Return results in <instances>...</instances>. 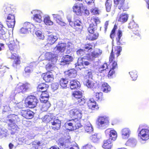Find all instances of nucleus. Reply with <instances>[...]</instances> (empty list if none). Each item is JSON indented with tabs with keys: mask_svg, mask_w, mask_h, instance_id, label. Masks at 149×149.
Returning <instances> with one entry per match:
<instances>
[{
	"mask_svg": "<svg viewBox=\"0 0 149 149\" xmlns=\"http://www.w3.org/2000/svg\"><path fill=\"white\" fill-rule=\"evenodd\" d=\"M6 44L9 49L7 52V56L9 58L15 59L13 65L14 67H16L17 65L20 63L19 57L15 53L19 48V42L16 40L14 41L13 38H11L10 41Z\"/></svg>",
	"mask_w": 149,
	"mask_h": 149,
	"instance_id": "1",
	"label": "nucleus"
},
{
	"mask_svg": "<svg viewBox=\"0 0 149 149\" xmlns=\"http://www.w3.org/2000/svg\"><path fill=\"white\" fill-rule=\"evenodd\" d=\"M102 53L101 50L99 49H97L92 52L91 54L88 55L86 56H84L83 58H79L77 61V62L76 65L77 67L78 66V68L80 69L81 68H85L86 66L89 65L91 63L88 61L93 60L94 58L98 57L101 55Z\"/></svg>",
	"mask_w": 149,
	"mask_h": 149,
	"instance_id": "2",
	"label": "nucleus"
},
{
	"mask_svg": "<svg viewBox=\"0 0 149 149\" xmlns=\"http://www.w3.org/2000/svg\"><path fill=\"white\" fill-rule=\"evenodd\" d=\"M15 9L13 6L10 4H6L3 6L2 13L3 15H8L6 22L8 26L14 28L15 24V16L13 14Z\"/></svg>",
	"mask_w": 149,
	"mask_h": 149,
	"instance_id": "3",
	"label": "nucleus"
},
{
	"mask_svg": "<svg viewBox=\"0 0 149 149\" xmlns=\"http://www.w3.org/2000/svg\"><path fill=\"white\" fill-rule=\"evenodd\" d=\"M137 132L138 138L141 143H145L149 139V127L141 124L139 125Z\"/></svg>",
	"mask_w": 149,
	"mask_h": 149,
	"instance_id": "4",
	"label": "nucleus"
},
{
	"mask_svg": "<svg viewBox=\"0 0 149 149\" xmlns=\"http://www.w3.org/2000/svg\"><path fill=\"white\" fill-rule=\"evenodd\" d=\"M97 127L103 129L107 127L109 124V119L106 116H101L98 117L96 121Z\"/></svg>",
	"mask_w": 149,
	"mask_h": 149,
	"instance_id": "5",
	"label": "nucleus"
},
{
	"mask_svg": "<svg viewBox=\"0 0 149 149\" xmlns=\"http://www.w3.org/2000/svg\"><path fill=\"white\" fill-rule=\"evenodd\" d=\"M73 46V45L70 42H68L67 43L61 42H59L56 47L54 48V50L55 51L56 53H58L60 52H62L65 51L66 48L67 49L69 48L68 49L69 50H72Z\"/></svg>",
	"mask_w": 149,
	"mask_h": 149,
	"instance_id": "6",
	"label": "nucleus"
},
{
	"mask_svg": "<svg viewBox=\"0 0 149 149\" xmlns=\"http://www.w3.org/2000/svg\"><path fill=\"white\" fill-rule=\"evenodd\" d=\"M72 95L74 97V102L76 104H79V105H83L85 104V100L84 98H81L82 97L81 91H75L72 93Z\"/></svg>",
	"mask_w": 149,
	"mask_h": 149,
	"instance_id": "7",
	"label": "nucleus"
},
{
	"mask_svg": "<svg viewBox=\"0 0 149 149\" xmlns=\"http://www.w3.org/2000/svg\"><path fill=\"white\" fill-rule=\"evenodd\" d=\"M30 86V85L28 83L24 84L19 82L16 87L15 93L16 94L20 93H24L28 90Z\"/></svg>",
	"mask_w": 149,
	"mask_h": 149,
	"instance_id": "8",
	"label": "nucleus"
},
{
	"mask_svg": "<svg viewBox=\"0 0 149 149\" xmlns=\"http://www.w3.org/2000/svg\"><path fill=\"white\" fill-rule=\"evenodd\" d=\"M113 49L112 50V52L111 53L109 57V61L111 65H112L111 69L109 72L108 77L111 76L115 74V72L116 71L118 68V65L116 62L114 61L113 63L112 62L114 59V54H113Z\"/></svg>",
	"mask_w": 149,
	"mask_h": 149,
	"instance_id": "9",
	"label": "nucleus"
},
{
	"mask_svg": "<svg viewBox=\"0 0 149 149\" xmlns=\"http://www.w3.org/2000/svg\"><path fill=\"white\" fill-rule=\"evenodd\" d=\"M34 25L28 22H25L24 24V27L22 28L20 30V32L23 34H25L29 31L31 32L35 29Z\"/></svg>",
	"mask_w": 149,
	"mask_h": 149,
	"instance_id": "10",
	"label": "nucleus"
},
{
	"mask_svg": "<svg viewBox=\"0 0 149 149\" xmlns=\"http://www.w3.org/2000/svg\"><path fill=\"white\" fill-rule=\"evenodd\" d=\"M38 100L36 97L30 95L28 96L25 100V103L27 104L29 107L33 108L36 107Z\"/></svg>",
	"mask_w": 149,
	"mask_h": 149,
	"instance_id": "11",
	"label": "nucleus"
},
{
	"mask_svg": "<svg viewBox=\"0 0 149 149\" xmlns=\"http://www.w3.org/2000/svg\"><path fill=\"white\" fill-rule=\"evenodd\" d=\"M11 38H10L9 34L6 28H3L2 31L0 32V39L4 40L6 44L9 42Z\"/></svg>",
	"mask_w": 149,
	"mask_h": 149,
	"instance_id": "12",
	"label": "nucleus"
},
{
	"mask_svg": "<svg viewBox=\"0 0 149 149\" xmlns=\"http://www.w3.org/2000/svg\"><path fill=\"white\" fill-rule=\"evenodd\" d=\"M11 38H10L9 34L6 28H3L2 31L0 32V39L4 40L6 44L9 42Z\"/></svg>",
	"mask_w": 149,
	"mask_h": 149,
	"instance_id": "13",
	"label": "nucleus"
},
{
	"mask_svg": "<svg viewBox=\"0 0 149 149\" xmlns=\"http://www.w3.org/2000/svg\"><path fill=\"white\" fill-rule=\"evenodd\" d=\"M31 13L33 15V19L34 21L39 23L42 22V17L41 15L42 12L41 11L35 10L31 11Z\"/></svg>",
	"mask_w": 149,
	"mask_h": 149,
	"instance_id": "14",
	"label": "nucleus"
},
{
	"mask_svg": "<svg viewBox=\"0 0 149 149\" xmlns=\"http://www.w3.org/2000/svg\"><path fill=\"white\" fill-rule=\"evenodd\" d=\"M84 7L82 3H77L74 5L73 7L74 12L78 15H81L83 13Z\"/></svg>",
	"mask_w": 149,
	"mask_h": 149,
	"instance_id": "15",
	"label": "nucleus"
},
{
	"mask_svg": "<svg viewBox=\"0 0 149 149\" xmlns=\"http://www.w3.org/2000/svg\"><path fill=\"white\" fill-rule=\"evenodd\" d=\"M106 136H109V139L115 141L117 137V134L116 131L110 129H108L105 131Z\"/></svg>",
	"mask_w": 149,
	"mask_h": 149,
	"instance_id": "16",
	"label": "nucleus"
},
{
	"mask_svg": "<svg viewBox=\"0 0 149 149\" xmlns=\"http://www.w3.org/2000/svg\"><path fill=\"white\" fill-rule=\"evenodd\" d=\"M55 53L54 54H53L52 53L50 52H47L44 55L45 56V59L50 61L52 62L56 63L57 60V58L56 56V54L55 51L54 50Z\"/></svg>",
	"mask_w": 149,
	"mask_h": 149,
	"instance_id": "17",
	"label": "nucleus"
},
{
	"mask_svg": "<svg viewBox=\"0 0 149 149\" xmlns=\"http://www.w3.org/2000/svg\"><path fill=\"white\" fill-rule=\"evenodd\" d=\"M70 113L72 116H73L75 118L80 119L82 117V113L81 110L78 108L74 109L71 110Z\"/></svg>",
	"mask_w": 149,
	"mask_h": 149,
	"instance_id": "18",
	"label": "nucleus"
},
{
	"mask_svg": "<svg viewBox=\"0 0 149 149\" xmlns=\"http://www.w3.org/2000/svg\"><path fill=\"white\" fill-rule=\"evenodd\" d=\"M8 128L11 130V134H14L15 133L17 132L18 131L19 128L17 125L15 123H13V120L11 119L8 120Z\"/></svg>",
	"mask_w": 149,
	"mask_h": 149,
	"instance_id": "19",
	"label": "nucleus"
},
{
	"mask_svg": "<svg viewBox=\"0 0 149 149\" xmlns=\"http://www.w3.org/2000/svg\"><path fill=\"white\" fill-rule=\"evenodd\" d=\"M52 127L54 130H58L61 127V121L57 118H55L51 122Z\"/></svg>",
	"mask_w": 149,
	"mask_h": 149,
	"instance_id": "20",
	"label": "nucleus"
},
{
	"mask_svg": "<svg viewBox=\"0 0 149 149\" xmlns=\"http://www.w3.org/2000/svg\"><path fill=\"white\" fill-rule=\"evenodd\" d=\"M131 131L130 129L128 128L122 129L121 132V136L122 139H127L130 136Z\"/></svg>",
	"mask_w": 149,
	"mask_h": 149,
	"instance_id": "21",
	"label": "nucleus"
},
{
	"mask_svg": "<svg viewBox=\"0 0 149 149\" xmlns=\"http://www.w3.org/2000/svg\"><path fill=\"white\" fill-rule=\"evenodd\" d=\"M125 1H114L115 6H118V8L120 9L122 8L123 10H125L126 8H127V3H124Z\"/></svg>",
	"mask_w": 149,
	"mask_h": 149,
	"instance_id": "22",
	"label": "nucleus"
},
{
	"mask_svg": "<svg viewBox=\"0 0 149 149\" xmlns=\"http://www.w3.org/2000/svg\"><path fill=\"white\" fill-rule=\"evenodd\" d=\"M52 72L43 74L42 76L43 80L47 82H49L52 81L54 79V74H55L53 73V74H51Z\"/></svg>",
	"mask_w": 149,
	"mask_h": 149,
	"instance_id": "23",
	"label": "nucleus"
},
{
	"mask_svg": "<svg viewBox=\"0 0 149 149\" xmlns=\"http://www.w3.org/2000/svg\"><path fill=\"white\" fill-rule=\"evenodd\" d=\"M52 62V63H48L46 65V68L48 71H52L56 74H57V73H58V68L55 66L54 64L56 63Z\"/></svg>",
	"mask_w": 149,
	"mask_h": 149,
	"instance_id": "24",
	"label": "nucleus"
},
{
	"mask_svg": "<svg viewBox=\"0 0 149 149\" xmlns=\"http://www.w3.org/2000/svg\"><path fill=\"white\" fill-rule=\"evenodd\" d=\"M71 143L70 142H67L64 144V143H60V145L65 147V149H79L78 145L75 142H73L69 146V147L67 146L70 145Z\"/></svg>",
	"mask_w": 149,
	"mask_h": 149,
	"instance_id": "25",
	"label": "nucleus"
},
{
	"mask_svg": "<svg viewBox=\"0 0 149 149\" xmlns=\"http://www.w3.org/2000/svg\"><path fill=\"white\" fill-rule=\"evenodd\" d=\"M54 19L57 23L62 26H65L66 24L63 21L60 15L58 14H52Z\"/></svg>",
	"mask_w": 149,
	"mask_h": 149,
	"instance_id": "26",
	"label": "nucleus"
},
{
	"mask_svg": "<svg viewBox=\"0 0 149 149\" xmlns=\"http://www.w3.org/2000/svg\"><path fill=\"white\" fill-rule=\"evenodd\" d=\"M129 28L133 29V33L136 35L138 36H140L139 32L138 30V27L137 25L134 22H131L129 24Z\"/></svg>",
	"mask_w": 149,
	"mask_h": 149,
	"instance_id": "27",
	"label": "nucleus"
},
{
	"mask_svg": "<svg viewBox=\"0 0 149 149\" xmlns=\"http://www.w3.org/2000/svg\"><path fill=\"white\" fill-rule=\"evenodd\" d=\"M88 106L89 109L92 110L97 109L98 108V106L96 105V102L93 99H90L88 102Z\"/></svg>",
	"mask_w": 149,
	"mask_h": 149,
	"instance_id": "28",
	"label": "nucleus"
},
{
	"mask_svg": "<svg viewBox=\"0 0 149 149\" xmlns=\"http://www.w3.org/2000/svg\"><path fill=\"white\" fill-rule=\"evenodd\" d=\"M72 56L68 55L64 56L60 64L64 65L65 64H69L72 61Z\"/></svg>",
	"mask_w": 149,
	"mask_h": 149,
	"instance_id": "29",
	"label": "nucleus"
},
{
	"mask_svg": "<svg viewBox=\"0 0 149 149\" xmlns=\"http://www.w3.org/2000/svg\"><path fill=\"white\" fill-rule=\"evenodd\" d=\"M22 116L27 119H30L33 117L34 113L30 110H23L22 112Z\"/></svg>",
	"mask_w": 149,
	"mask_h": 149,
	"instance_id": "30",
	"label": "nucleus"
},
{
	"mask_svg": "<svg viewBox=\"0 0 149 149\" xmlns=\"http://www.w3.org/2000/svg\"><path fill=\"white\" fill-rule=\"evenodd\" d=\"M81 22L79 19H76L74 22H70V25L72 27L75 28H78L81 30L82 29L81 26Z\"/></svg>",
	"mask_w": 149,
	"mask_h": 149,
	"instance_id": "31",
	"label": "nucleus"
},
{
	"mask_svg": "<svg viewBox=\"0 0 149 149\" xmlns=\"http://www.w3.org/2000/svg\"><path fill=\"white\" fill-rule=\"evenodd\" d=\"M79 82L76 80H72L70 83V87L71 89L79 88L80 87Z\"/></svg>",
	"mask_w": 149,
	"mask_h": 149,
	"instance_id": "32",
	"label": "nucleus"
},
{
	"mask_svg": "<svg viewBox=\"0 0 149 149\" xmlns=\"http://www.w3.org/2000/svg\"><path fill=\"white\" fill-rule=\"evenodd\" d=\"M84 129L86 132L89 133L93 132V127L89 122H87L84 124Z\"/></svg>",
	"mask_w": 149,
	"mask_h": 149,
	"instance_id": "33",
	"label": "nucleus"
},
{
	"mask_svg": "<svg viewBox=\"0 0 149 149\" xmlns=\"http://www.w3.org/2000/svg\"><path fill=\"white\" fill-rule=\"evenodd\" d=\"M58 39V37L53 35H51L48 36L47 38L48 43L51 45L53 44Z\"/></svg>",
	"mask_w": 149,
	"mask_h": 149,
	"instance_id": "34",
	"label": "nucleus"
},
{
	"mask_svg": "<svg viewBox=\"0 0 149 149\" xmlns=\"http://www.w3.org/2000/svg\"><path fill=\"white\" fill-rule=\"evenodd\" d=\"M65 73L70 78L74 77L77 75V71L73 69L70 70L68 71L65 72Z\"/></svg>",
	"mask_w": 149,
	"mask_h": 149,
	"instance_id": "35",
	"label": "nucleus"
},
{
	"mask_svg": "<svg viewBox=\"0 0 149 149\" xmlns=\"http://www.w3.org/2000/svg\"><path fill=\"white\" fill-rule=\"evenodd\" d=\"M84 84L86 85L88 88H92L95 87V83L94 82L91 80L86 79L84 82Z\"/></svg>",
	"mask_w": 149,
	"mask_h": 149,
	"instance_id": "36",
	"label": "nucleus"
},
{
	"mask_svg": "<svg viewBox=\"0 0 149 149\" xmlns=\"http://www.w3.org/2000/svg\"><path fill=\"white\" fill-rule=\"evenodd\" d=\"M112 145L111 141L109 139L104 141L102 147L105 149H111Z\"/></svg>",
	"mask_w": 149,
	"mask_h": 149,
	"instance_id": "37",
	"label": "nucleus"
},
{
	"mask_svg": "<svg viewBox=\"0 0 149 149\" xmlns=\"http://www.w3.org/2000/svg\"><path fill=\"white\" fill-rule=\"evenodd\" d=\"M65 129L67 130L72 131L74 130V126L72 120L65 123L64 125Z\"/></svg>",
	"mask_w": 149,
	"mask_h": 149,
	"instance_id": "38",
	"label": "nucleus"
},
{
	"mask_svg": "<svg viewBox=\"0 0 149 149\" xmlns=\"http://www.w3.org/2000/svg\"><path fill=\"white\" fill-rule=\"evenodd\" d=\"M128 17V15L125 13H123L120 15L118 21L123 23H125L127 21Z\"/></svg>",
	"mask_w": 149,
	"mask_h": 149,
	"instance_id": "39",
	"label": "nucleus"
},
{
	"mask_svg": "<svg viewBox=\"0 0 149 149\" xmlns=\"http://www.w3.org/2000/svg\"><path fill=\"white\" fill-rule=\"evenodd\" d=\"M122 36V32L120 30H119L117 33V36L116 38V43L118 45H120L122 44L121 41L122 39L121 38Z\"/></svg>",
	"mask_w": 149,
	"mask_h": 149,
	"instance_id": "40",
	"label": "nucleus"
},
{
	"mask_svg": "<svg viewBox=\"0 0 149 149\" xmlns=\"http://www.w3.org/2000/svg\"><path fill=\"white\" fill-rule=\"evenodd\" d=\"M137 144L136 140L134 138L129 139L126 143V145L132 147H135Z\"/></svg>",
	"mask_w": 149,
	"mask_h": 149,
	"instance_id": "41",
	"label": "nucleus"
},
{
	"mask_svg": "<svg viewBox=\"0 0 149 149\" xmlns=\"http://www.w3.org/2000/svg\"><path fill=\"white\" fill-rule=\"evenodd\" d=\"M102 89L104 92L107 93L111 91V88L107 83H104L102 85Z\"/></svg>",
	"mask_w": 149,
	"mask_h": 149,
	"instance_id": "42",
	"label": "nucleus"
},
{
	"mask_svg": "<svg viewBox=\"0 0 149 149\" xmlns=\"http://www.w3.org/2000/svg\"><path fill=\"white\" fill-rule=\"evenodd\" d=\"M44 22L47 25L51 26L53 25V22L50 19L49 16L46 15L44 17Z\"/></svg>",
	"mask_w": 149,
	"mask_h": 149,
	"instance_id": "43",
	"label": "nucleus"
},
{
	"mask_svg": "<svg viewBox=\"0 0 149 149\" xmlns=\"http://www.w3.org/2000/svg\"><path fill=\"white\" fill-rule=\"evenodd\" d=\"M72 122H73L74 130L78 129L81 126L80 122L77 119L75 118L74 120H72Z\"/></svg>",
	"mask_w": 149,
	"mask_h": 149,
	"instance_id": "44",
	"label": "nucleus"
},
{
	"mask_svg": "<svg viewBox=\"0 0 149 149\" xmlns=\"http://www.w3.org/2000/svg\"><path fill=\"white\" fill-rule=\"evenodd\" d=\"M101 138L100 134H95L90 136V139L93 142H97Z\"/></svg>",
	"mask_w": 149,
	"mask_h": 149,
	"instance_id": "45",
	"label": "nucleus"
},
{
	"mask_svg": "<svg viewBox=\"0 0 149 149\" xmlns=\"http://www.w3.org/2000/svg\"><path fill=\"white\" fill-rule=\"evenodd\" d=\"M51 104L49 102L43 103L42 104V107L41 109L42 111H46L48 110Z\"/></svg>",
	"mask_w": 149,
	"mask_h": 149,
	"instance_id": "46",
	"label": "nucleus"
},
{
	"mask_svg": "<svg viewBox=\"0 0 149 149\" xmlns=\"http://www.w3.org/2000/svg\"><path fill=\"white\" fill-rule=\"evenodd\" d=\"M49 97V95L46 91H42L41 95L40 96V101H43V97L45 98L46 100H48Z\"/></svg>",
	"mask_w": 149,
	"mask_h": 149,
	"instance_id": "47",
	"label": "nucleus"
},
{
	"mask_svg": "<svg viewBox=\"0 0 149 149\" xmlns=\"http://www.w3.org/2000/svg\"><path fill=\"white\" fill-rule=\"evenodd\" d=\"M44 143H42V141H36L33 142L32 143V149H38V147L39 146L43 145Z\"/></svg>",
	"mask_w": 149,
	"mask_h": 149,
	"instance_id": "48",
	"label": "nucleus"
},
{
	"mask_svg": "<svg viewBox=\"0 0 149 149\" xmlns=\"http://www.w3.org/2000/svg\"><path fill=\"white\" fill-rule=\"evenodd\" d=\"M97 29L96 25H95L93 24H90L88 28V30L89 32L90 33H94V31Z\"/></svg>",
	"mask_w": 149,
	"mask_h": 149,
	"instance_id": "49",
	"label": "nucleus"
},
{
	"mask_svg": "<svg viewBox=\"0 0 149 149\" xmlns=\"http://www.w3.org/2000/svg\"><path fill=\"white\" fill-rule=\"evenodd\" d=\"M99 34L97 33H96L94 34H93V33H91L90 35H89L88 39L89 40H94L97 38Z\"/></svg>",
	"mask_w": 149,
	"mask_h": 149,
	"instance_id": "50",
	"label": "nucleus"
},
{
	"mask_svg": "<svg viewBox=\"0 0 149 149\" xmlns=\"http://www.w3.org/2000/svg\"><path fill=\"white\" fill-rule=\"evenodd\" d=\"M131 77L132 80L135 81L136 80L138 76L137 74V72L135 70H133L129 72Z\"/></svg>",
	"mask_w": 149,
	"mask_h": 149,
	"instance_id": "51",
	"label": "nucleus"
},
{
	"mask_svg": "<svg viewBox=\"0 0 149 149\" xmlns=\"http://www.w3.org/2000/svg\"><path fill=\"white\" fill-rule=\"evenodd\" d=\"M68 82L67 79L63 78L62 79L60 82L61 86L63 88H65L67 87V84Z\"/></svg>",
	"mask_w": 149,
	"mask_h": 149,
	"instance_id": "52",
	"label": "nucleus"
},
{
	"mask_svg": "<svg viewBox=\"0 0 149 149\" xmlns=\"http://www.w3.org/2000/svg\"><path fill=\"white\" fill-rule=\"evenodd\" d=\"M35 33L39 39L42 40L44 39L45 37L44 35L39 30H36Z\"/></svg>",
	"mask_w": 149,
	"mask_h": 149,
	"instance_id": "53",
	"label": "nucleus"
},
{
	"mask_svg": "<svg viewBox=\"0 0 149 149\" xmlns=\"http://www.w3.org/2000/svg\"><path fill=\"white\" fill-rule=\"evenodd\" d=\"M48 87V85L46 84L42 83L38 85L37 88L38 89H39V90L40 89L41 90H44V91L47 90V88Z\"/></svg>",
	"mask_w": 149,
	"mask_h": 149,
	"instance_id": "54",
	"label": "nucleus"
},
{
	"mask_svg": "<svg viewBox=\"0 0 149 149\" xmlns=\"http://www.w3.org/2000/svg\"><path fill=\"white\" fill-rule=\"evenodd\" d=\"M112 4L111 1H107L105 3V6L107 11L109 12L110 11Z\"/></svg>",
	"mask_w": 149,
	"mask_h": 149,
	"instance_id": "55",
	"label": "nucleus"
},
{
	"mask_svg": "<svg viewBox=\"0 0 149 149\" xmlns=\"http://www.w3.org/2000/svg\"><path fill=\"white\" fill-rule=\"evenodd\" d=\"M8 119H7V122L8 123H9L8 121V120L9 119H11V120H13V123H14V122L15 121L16 119L17 118H18V116L15 115H10L8 116Z\"/></svg>",
	"mask_w": 149,
	"mask_h": 149,
	"instance_id": "56",
	"label": "nucleus"
},
{
	"mask_svg": "<svg viewBox=\"0 0 149 149\" xmlns=\"http://www.w3.org/2000/svg\"><path fill=\"white\" fill-rule=\"evenodd\" d=\"M91 22L92 23H94L97 26V24L100 23V21L98 17H93L91 19Z\"/></svg>",
	"mask_w": 149,
	"mask_h": 149,
	"instance_id": "57",
	"label": "nucleus"
},
{
	"mask_svg": "<svg viewBox=\"0 0 149 149\" xmlns=\"http://www.w3.org/2000/svg\"><path fill=\"white\" fill-rule=\"evenodd\" d=\"M81 149H95V147L91 145L88 144L85 145L81 148Z\"/></svg>",
	"mask_w": 149,
	"mask_h": 149,
	"instance_id": "58",
	"label": "nucleus"
},
{
	"mask_svg": "<svg viewBox=\"0 0 149 149\" xmlns=\"http://www.w3.org/2000/svg\"><path fill=\"white\" fill-rule=\"evenodd\" d=\"M7 130L5 129L0 130V136L2 137L6 136L7 135Z\"/></svg>",
	"mask_w": 149,
	"mask_h": 149,
	"instance_id": "59",
	"label": "nucleus"
},
{
	"mask_svg": "<svg viewBox=\"0 0 149 149\" xmlns=\"http://www.w3.org/2000/svg\"><path fill=\"white\" fill-rule=\"evenodd\" d=\"M52 120V118L50 116L46 115L43 118V121L45 123H47L49 122Z\"/></svg>",
	"mask_w": 149,
	"mask_h": 149,
	"instance_id": "60",
	"label": "nucleus"
},
{
	"mask_svg": "<svg viewBox=\"0 0 149 149\" xmlns=\"http://www.w3.org/2000/svg\"><path fill=\"white\" fill-rule=\"evenodd\" d=\"M121 50V47L120 46H117L116 47L115 53L117 55V56H119Z\"/></svg>",
	"mask_w": 149,
	"mask_h": 149,
	"instance_id": "61",
	"label": "nucleus"
},
{
	"mask_svg": "<svg viewBox=\"0 0 149 149\" xmlns=\"http://www.w3.org/2000/svg\"><path fill=\"white\" fill-rule=\"evenodd\" d=\"M95 96L97 100H101L102 98V93H97L95 94Z\"/></svg>",
	"mask_w": 149,
	"mask_h": 149,
	"instance_id": "62",
	"label": "nucleus"
},
{
	"mask_svg": "<svg viewBox=\"0 0 149 149\" xmlns=\"http://www.w3.org/2000/svg\"><path fill=\"white\" fill-rule=\"evenodd\" d=\"M77 54L79 56H82L85 54L84 51L83 49H79L77 51Z\"/></svg>",
	"mask_w": 149,
	"mask_h": 149,
	"instance_id": "63",
	"label": "nucleus"
},
{
	"mask_svg": "<svg viewBox=\"0 0 149 149\" xmlns=\"http://www.w3.org/2000/svg\"><path fill=\"white\" fill-rule=\"evenodd\" d=\"M59 84L58 83H55L52 84L51 85V88L54 91L57 90Z\"/></svg>",
	"mask_w": 149,
	"mask_h": 149,
	"instance_id": "64",
	"label": "nucleus"
}]
</instances>
